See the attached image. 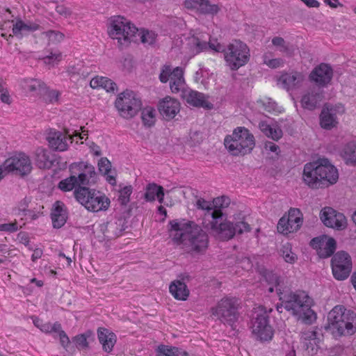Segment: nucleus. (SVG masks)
<instances>
[{
	"label": "nucleus",
	"mask_w": 356,
	"mask_h": 356,
	"mask_svg": "<svg viewBox=\"0 0 356 356\" xmlns=\"http://www.w3.org/2000/svg\"><path fill=\"white\" fill-rule=\"evenodd\" d=\"M168 232L174 243L182 245L188 252L202 254L207 249L208 235L193 221L185 219L170 220Z\"/></svg>",
	"instance_id": "nucleus-1"
},
{
	"label": "nucleus",
	"mask_w": 356,
	"mask_h": 356,
	"mask_svg": "<svg viewBox=\"0 0 356 356\" xmlns=\"http://www.w3.org/2000/svg\"><path fill=\"white\" fill-rule=\"evenodd\" d=\"M159 80L161 83L170 81V88L173 93L180 92L181 97L189 105L202 107L207 109L213 108V104L204 99L202 93L185 87L184 71L180 67L172 68L165 65L161 69Z\"/></svg>",
	"instance_id": "nucleus-2"
},
{
	"label": "nucleus",
	"mask_w": 356,
	"mask_h": 356,
	"mask_svg": "<svg viewBox=\"0 0 356 356\" xmlns=\"http://www.w3.org/2000/svg\"><path fill=\"white\" fill-rule=\"evenodd\" d=\"M277 294L284 309L298 316L304 323L310 325L316 320V314L311 308L313 300L306 292L277 289Z\"/></svg>",
	"instance_id": "nucleus-3"
},
{
	"label": "nucleus",
	"mask_w": 356,
	"mask_h": 356,
	"mask_svg": "<svg viewBox=\"0 0 356 356\" xmlns=\"http://www.w3.org/2000/svg\"><path fill=\"white\" fill-rule=\"evenodd\" d=\"M305 183L312 188H319L335 184L339 179L337 168L327 159L305 165L302 175Z\"/></svg>",
	"instance_id": "nucleus-4"
},
{
	"label": "nucleus",
	"mask_w": 356,
	"mask_h": 356,
	"mask_svg": "<svg viewBox=\"0 0 356 356\" xmlns=\"http://www.w3.org/2000/svg\"><path fill=\"white\" fill-rule=\"evenodd\" d=\"M204 227L216 238L221 241H228L236 234H241L249 232L251 229L250 225L243 221L236 223L229 220H223V213L221 209H216L211 213V220L204 222Z\"/></svg>",
	"instance_id": "nucleus-5"
},
{
	"label": "nucleus",
	"mask_w": 356,
	"mask_h": 356,
	"mask_svg": "<svg viewBox=\"0 0 356 356\" xmlns=\"http://www.w3.org/2000/svg\"><path fill=\"white\" fill-rule=\"evenodd\" d=\"M211 49L222 52L227 65L232 70H236L245 65L250 59V50L247 44L240 40H234L225 47L220 43H210Z\"/></svg>",
	"instance_id": "nucleus-6"
},
{
	"label": "nucleus",
	"mask_w": 356,
	"mask_h": 356,
	"mask_svg": "<svg viewBox=\"0 0 356 356\" xmlns=\"http://www.w3.org/2000/svg\"><path fill=\"white\" fill-rule=\"evenodd\" d=\"M224 145L232 155L243 156L252 152L255 146V140L248 129L238 127L231 135L225 137Z\"/></svg>",
	"instance_id": "nucleus-7"
},
{
	"label": "nucleus",
	"mask_w": 356,
	"mask_h": 356,
	"mask_svg": "<svg viewBox=\"0 0 356 356\" xmlns=\"http://www.w3.org/2000/svg\"><path fill=\"white\" fill-rule=\"evenodd\" d=\"M108 33L117 40L120 46L128 45L132 41H136L138 29L128 19L121 15L111 17L109 20Z\"/></svg>",
	"instance_id": "nucleus-8"
},
{
	"label": "nucleus",
	"mask_w": 356,
	"mask_h": 356,
	"mask_svg": "<svg viewBox=\"0 0 356 356\" xmlns=\"http://www.w3.org/2000/svg\"><path fill=\"white\" fill-rule=\"evenodd\" d=\"M74 194L76 200L89 211H106L111 204L104 193L88 187H78Z\"/></svg>",
	"instance_id": "nucleus-9"
},
{
	"label": "nucleus",
	"mask_w": 356,
	"mask_h": 356,
	"mask_svg": "<svg viewBox=\"0 0 356 356\" xmlns=\"http://www.w3.org/2000/svg\"><path fill=\"white\" fill-rule=\"evenodd\" d=\"M238 300L233 297H224L210 309L212 316L225 325L233 327L239 317Z\"/></svg>",
	"instance_id": "nucleus-10"
},
{
	"label": "nucleus",
	"mask_w": 356,
	"mask_h": 356,
	"mask_svg": "<svg viewBox=\"0 0 356 356\" xmlns=\"http://www.w3.org/2000/svg\"><path fill=\"white\" fill-rule=\"evenodd\" d=\"M115 106L122 118L131 119L142 109V101L134 91L126 90L118 95Z\"/></svg>",
	"instance_id": "nucleus-11"
},
{
	"label": "nucleus",
	"mask_w": 356,
	"mask_h": 356,
	"mask_svg": "<svg viewBox=\"0 0 356 356\" xmlns=\"http://www.w3.org/2000/svg\"><path fill=\"white\" fill-rule=\"evenodd\" d=\"M344 319L350 320L351 322H347L346 328L348 332H355L356 331V314L351 311L346 309L342 305L335 306L329 313L327 316V325L325 327L330 330L332 333L336 329L337 330H343L339 323L344 321Z\"/></svg>",
	"instance_id": "nucleus-12"
},
{
	"label": "nucleus",
	"mask_w": 356,
	"mask_h": 356,
	"mask_svg": "<svg viewBox=\"0 0 356 356\" xmlns=\"http://www.w3.org/2000/svg\"><path fill=\"white\" fill-rule=\"evenodd\" d=\"M331 266L334 277L337 280L347 279L352 270V259L345 251H339L332 258Z\"/></svg>",
	"instance_id": "nucleus-13"
},
{
	"label": "nucleus",
	"mask_w": 356,
	"mask_h": 356,
	"mask_svg": "<svg viewBox=\"0 0 356 356\" xmlns=\"http://www.w3.org/2000/svg\"><path fill=\"white\" fill-rule=\"evenodd\" d=\"M3 166L6 171L20 176L28 175L32 169L31 160L24 153H19L7 159Z\"/></svg>",
	"instance_id": "nucleus-14"
},
{
	"label": "nucleus",
	"mask_w": 356,
	"mask_h": 356,
	"mask_svg": "<svg viewBox=\"0 0 356 356\" xmlns=\"http://www.w3.org/2000/svg\"><path fill=\"white\" fill-rule=\"evenodd\" d=\"M302 224V215L300 210L291 208L288 216H282L277 223V231L283 234H288L298 231Z\"/></svg>",
	"instance_id": "nucleus-15"
},
{
	"label": "nucleus",
	"mask_w": 356,
	"mask_h": 356,
	"mask_svg": "<svg viewBox=\"0 0 356 356\" xmlns=\"http://www.w3.org/2000/svg\"><path fill=\"white\" fill-rule=\"evenodd\" d=\"M320 219L327 227L341 231L347 227L346 216L332 207H325L320 211Z\"/></svg>",
	"instance_id": "nucleus-16"
},
{
	"label": "nucleus",
	"mask_w": 356,
	"mask_h": 356,
	"mask_svg": "<svg viewBox=\"0 0 356 356\" xmlns=\"http://www.w3.org/2000/svg\"><path fill=\"white\" fill-rule=\"evenodd\" d=\"M252 332L260 341H269L273 331L269 325L268 316L265 313L257 314L252 319Z\"/></svg>",
	"instance_id": "nucleus-17"
},
{
	"label": "nucleus",
	"mask_w": 356,
	"mask_h": 356,
	"mask_svg": "<svg viewBox=\"0 0 356 356\" xmlns=\"http://www.w3.org/2000/svg\"><path fill=\"white\" fill-rule=\"evenodd\" d=\"M344 108L342 105L325 106L320 114V124L325 129L330 130L338 124L337 113L342 114Z\"/></svg>",
	"instance_id": "nucleus-18"
},
{
	"label": "nucleus",
	"mask_w": 356,
	"mask_h": 356,
	"mask_svg": "<svg viewBox=\"0 0 356 356\" xmlns=\"http://www.w3.org/2000/svg\"><path fill=\"white\" fill-rule=\"evenodd\" d=\"M333 70L326 63H321L315 67L309 74V79L318 87H326L332 81Z\"/></svg>",
	"instance_id": "nucleus-19"
},
{
	"label": "nucleus",
	"mask_w": 356,
	"mask_h": 356,
	"mask_svg": "<svg viewBox=\"0 0 356 356\" xmlns=\"http://www.w3.org/2000/svg\"><path fill=\"white\" fill-rule=\"evenodd\" d=\"M310 245L317 250L321 258H327L333 254L337 248L336 241L333 238L321 236L312 238Z\"/></svg>",
	"instance_id": "nucleus-20"
},
{
	"label": "nucleus",
	"mask_w": 356,
	"mask_h": 356,
	"mask_svg": "<svg viewBox=\"0 0 356 356\" xmlns=\"http://www.w3.org/2000/svg\"><path fill=\"white\" fill-rule=\"evenodd\" d=\"M158 110L165 120H170L179 112L180 103L174 98L166 97L159 102Z\"/></svg>",
	"instance_id": "nucleus-21"
},
{
	"label": "nucleus",
	"mask_w": 356,
	"mask_h": 356,
	"mask_svg": "<svg viewBox=\"0 0 356 356\" xmlns=\"http://www.w3.org/2000/svg\"><path fill=\"white\" fill-rule=\"evenodd\" d=\"M184 5L187 9H195L203 15H216L220 10L218 4L211 3L209 0H186Z\"/></svg>",
	"instance_id": "nucleus-22"
},
{
	"label": "nucleus",
	"mask_w": 356,
	"mask_h": 356,
	"mask_svg": "<svg viewBox=\"0 0 356 356\" xmlns=\"http://www.w3.org/2000/svg\"><path fill=\"white\" fill-rule=\"evenodd\" d=\"M323 99V91L320 88H312L302 97L300 104L302 108L313 111L316 108Z\"/></svg>",
	"instance_id": "nucleus-23"
},
{
	"label": "nucleus",
	"mask_w": 356,
	"mask_h": 356,
	"mask_svg": "<svg viewBox=\"0 0 356 356\" xmlns=\"http://www.w3.org/2000/svg\"><path fill=\"white\" fill-rule=\"evenodd\" d=\"M67 138L65 134L60 131H50L47 136V140L49 143V147L56 151H65L67 149V140L72 139V136L69 134Z\"/></svg>",
	"instance_id": "nucleus-24"
},
{
	"label": "nucleus",
	"mask_w": 356,
	"mask_h": 356,
	"mask_svg": "<svg viewBox=\"0 0 356 356\" xmlns=\"http://www.w3.org/2000/svg\"><path fill=\"white\" fill-rule=\"evenodd\" d=\"M97 337L102 346L103 350L108 353H111L117 341L115 334L106 328L99 327L97 330Z\"/></svg>",
	"instance_id": "nucleus-25"
},
{
	"label": "nucleus",
	"mask_w": 356,
	"mask_h": 356,
	"mask_svg": "<svg viewBox=\"0 0 356 356\" xmlns=\"http://www.w3.org/2000/svg\"><path fill=\"white\" fill-rule=\"evenodd\" d=\"M53 227L54 228H60L66 222L67 216V211L65 209V205L60 201H56L54 204V208L51 213Z\"/></svg>",
	"instance_id": "nucleus-26"
},
{
	"label": "nucleus",
	"mask_w": 356,
	"mask_h": 356,
	"mask_svg": "<svg viewBox=\"0 0 356 356\" xmlns=\"http://www.w3.org/2000/svg\"><path fill=\"white\" fill-rule=\"evenodd\" d=\"M304 79L302 73L293 72L291 73H285L280 77L279 81L283 88L287 90L298 87Z\"/></svg>",
	"instance_id": "nucleus-27"
},
{
	"label": "nucleus",
	"mask_w": 356,
	"mask_h": 356,
	"mask_svg": "<svg viewBox=\"0 0 356 356\" xmlns=\"http://www.w3.org/2000/svg\"><path fill=\"white\" fill-rule=\"evenodd\" d=\"M169 291L172 296L178 300H186L190 294L187 285L180 280L172 282L169 286Z\"/></svg>",
	"instance_id": "nucleus-28"
},
{
	"label": "nucleus",
	"mask_w": 356,
	"mask_h": 356,
	"mask_svg": "<svg viewBox=\"0 0 356 356\" xmlns=\"http://www.w3.org/2000/svg\"><path fill=\"white\" fill-rule=\"evenodd\" d=\"M82 172L78 175L77 184L78 187H86L85 186L94 184L95 182L96 172L94 166L91 165H83V168L80 166Z\"/></svg>",
	"instance_id": "nucleus-29"
},
{
	"label": "nucleus",
	"mask_w": 356,
	"mask_h": 356,
	"mask_svg": "<svg viewBox=\"0 0 356 356\" xmlns=\"http://www.w3.org/2000/svg\"><path fill=\"white\" fill-rule=\"evenodd\" d=\"M22 86L25 90L31 92L34 95H43L47 92L46 85L40 79H24Z\"/></svg>",
	"instance_id": "nucleus-30"
},
{
	"label": "nucleus",
	"mask_w": 356,
	"mask_h": 356,
	"mask_svg": "<svg viewBox=\"0 0 356 356\" xmlns=\"http://www.w3.org/2000/svg\"><path fill=\"white\" fill-rule=\"evenodd\" d=\"M124 229V223L121 219L111 220L104 225V235L108 238H114L121 235Z\"/></svg>",
	"instance_id": "nucleus-31"
},
{
	"label": "nucleus",
	"mask_w": 356,
	"mask_h": 356,
	"mask_svg": "<svg viewBox=\"0 0 356 356\" xmlns=\"http://www.w3.org/2000/svg\"><path fill=\"white\" fill-rule=\"evenodd\" d=\"M35 163L40 169H49L54 164L50 152L44 149L38 148L35 153Z\"/></svg>",
	"instance_id": "nucleus-32"
},
{
	"label": "nucleus",
	"mask_w": 356,
	"mask_h": 356,
	"mask_svg": "<svg viewBox=\"0 0 356 356\" xmlns=\"http://www.w3.org/2000/svg\"><path fill=\"white\" fill-rule=\"evenodd\" d=\"M158 199L160 203L163 202L164 189L162 186L154 183L149 184L146 187L145 199L148 202H152Z\"/></svg>",
	"instance_id": "nucleus-33"
},
{
	"label": "nucleus",
	"mask_w": 356,
	"mask_h": 356,
	"mask_svg": "<svg viewBox=\"0 0 356 356\" xmlns=\"http://www.w3.org/2000/svg\"><path fill=\"white\" fill-rule=\"evenodd\" d=\"M90 85L92 88L101 87L107 92H114L118 90L117 84L111 79L104 76H97L92 78L90 82Z\"/></svg>",
	"instance_id": "nucleus-34"
},
{
	"label": "nucleus",
	"mask_w": 356,
	"mask_h": 356,
	"mask_svg": "<svg viewBox=\"0 0 356 356\" xmlns=\"http://www.w3.org/2000/svg\"><path fill=\"white\" fill-rule=\"evenodd\" d=\"M341 156L346 164H356V142H349L341 151Z\"/></svg>",
	"instance_id": "nucleus-35"
},
{
	"label": "nucleus",
	"mask_w": 356,
	"mask_h": 356,
	"mask_svg": "<svg viewBox=\"0 0 356 356\" xmlns=\"http://www.w3.org/2000/svg\"><path fill=\"white\" fill-rule=\"evenodd\" d=\"M38 28L39 25L36 24H26L19 20L13 25V33L15 36L21 38L23 35L38 30Z\"/></svg>",
	"instance_id": "nucleus-36"
},
{
	"label": "nucleus",
	"mask_w": 356,
	"mask_h": 356,
	"mask_svg": "<svg viewBox=\"0 0 356 356\" xmlns=\"http://www.w3.org/2000/svg\"><path fill=\"white\" fill-rule=\"evenodd\" d=\"M157 356H188V353L175 346L161 345L156 350Z\"/></svg>",
	"instance_id": "nucleus-37"
},
{
	"label": "nucleus",
	"mask_w": 356,
	"mask_h": 356,
	"mask_svg": "<svg viewBox=\"0 0 356 356\" xmlns=\"http://www.w3.org/2000/svg\"><path fill=\"white\" fill-rule=\"evenodd\" d=\"M259 129L267 137L274 140H278L282 136V131L280 128L271 126L265 122L259 123Z\"/></svg>",
	"instance_id": "nucleus-38"
},
{
	"label": "nucleus",
	"mask_w": 356,
	"mask_h": 356,
	"mask_svg": "<svg viewBox=\"0 0 356 356\" xmlns=\"http://www.w3.org/2000/svg\"><path fill=\"white\" fill-rule=\"evenodd\" d=\"M210 43H213L211 41H209V42H207L204 40H202L201 38H200L197 36H193L191 38H189L188 44L191 45V49L193 51V53L195 54H197L200 53L201 51H205L208 49H211L209 47ZM214 43H217L215 42Z\"/></svg>",
	"instance_id": "nucleus-39"
},
{
	"label": "nucleus",
	"mask_w": 356,
	"mask_h": 356,
	"mask_svg": "<svg viewBox=\"0 0 356 356\" xmlns=\"http://www.w3.org/2000/svg\"><path fill=\"white\" fill-rule=\"evenodd\" d=\"M99 170L104 175H106V180L109 184H115V178L113 175H109L111 170V163L110 161L106 158H102L98 162Z\"/></svg>",
	"instance_id": "nucleus-40"
},
{
	"label": "nucleus",
	"mask_w": 356,
	"mask_h": 356,
	"mask_svg": "<svg viewBox=\"0 0 356 356\" xmlns=\"http://www.w3.org/2000/svg\"><path fill=\"white\" fill-rule=\"evenodd\" d=\"M257 104L261 105L264 111L268 113H280V108L277 104L270 97H265L257 100Z\"/></svg>",
	"instance_id": "nucleus-41"
},
{
	"label": "nucleus",
	"mask_w": 356,
	"mask_h": 356,
	"mask_svg": "<svg viewBox=\"0 0 356 356\" xmlns=\"http://www.w3.org/2000/svg\"><path fill=\"white\" fill-rule=\"evenodd\" d=\"M141 118L143 124L146 127H152L156 121L155 110L152 107H146L142 110Z\"/></svg>",
	"instance_id": "nucleus-42"
},
{
	"label": "nucleus",
	"mask_w": 356,
	"mask_h": 356,
	"mask_svg": "<svg viewBox=\"0 0 356 356\" xmlns=\"http://www.w3.org/2000/svg\"><path fill=\"white\" fill-rule=\"evenodd\" d=\"M136 35L140 38L142 43L152 44L155 42L157 35L152 31L138 29Z\"/></svg>",
	"instance_id": "nucleus-43"
},
{
	"label": "nucleus",
	"mask_w": 356,
	"mask_h": 356,
	"mask_svg": "<svg viewBox=\"0 0 356 356\" xmlns=\"http://www.w3.org/2000/svg\"><path fill=\"white\" fill-rule=\"evenodd\" d=\"M77 177L72 175L70 177L60 181L58 184V188L63 191H70L74 188H77Z\"/></svg>",
	"instance_id": "nucleus-44"
},
{
	"label": "nucleus",
	"mask_w": 356,
	"mask_h": 356,
	"mask_svg": "<svg viewBox=\"0 0 356 356\" xmlns=\"http://www.w3.org/2000/svg\"><path fill=\"white\" fill-rule=\"evenodd\" d=\"M280 252L286 262L293 264L296 261L297 256L291 251V245L290 243H286V244H284Z\"/></svg>",
	"instance_id": "nucleus-45"
},
{
	"label": "nucleus",
	"mask_w": 356,
	"mask_h": 356,
	"mask_svg": "<svg viewBox=\"0 0 356 356\" xmlns=\"http://www.w3.org/2000/svg\"><path fill=\"white\" fill-rule=\"evenodd\" d=\"M262 275L265 280L268 283L269 285L275 286L277 291V289H280V277L276 273L268 270H264L262 271Z\"/></svg>",
	"instance_id": "nucleus-46"
},
{
	"label": "nucleus",
	"mask_w": 356,
	"mask_h": 356,
	"mask_svg": "<svg viewBox=\"0 0 356 356\" xmlns=\"http://www.w3.org/2000/svg\"><path fill=\"white\" fill-rule=\"evenodd\" d=\"M133 192L131 185L125 186L119 191L118 201L121 205L126 206L130 201V195Z\"/></svg>",
	"instance_id": "nucleus-47"
},
{
	"label": "nucleus",
	"mask_w": 356,
	"mask_h": 356,
	"mask_svg": "<svg viewBox=\"0 0 356 356\" xmlns=\"http://www.w3.org/2000/svg\"><path fill=\"white\" fill-rule=\"evenodd\" d=\"M195 206L198 209L206 210L207 211V213L205 214L204 222H207V218H209L208 220H211V213L216 209H213L212 205L209 202H207L204 199L201 197L197 199Z\"/></svg>",
	"instance_id": "nucleus-48"
},
{
	"label": "nucleus",
	"mask_w": 356,
	"mask_h": 356,
	"mask_svg": "<svg viewBox=\"0 0 356 356\" xmlns=\"http://www.w3.org/2000/svg\"><path fill=\"white\" fill-rule=\"evenodd\" d=\"M272 43L274 46L279 47L280 51L287 54H291L293 49L286 44L284 38L281 37H275L272 39Z\"/></svg>",
	"instance_id": "nucleus-49"
},
{
	"label": "nucleus",
	"mask_w": 356,
	"mask_h": 356,
	"mask_svg": "<svg viewBox=\"0 0 356 356\" xmlns=\"http://www.w3.org/2000/svg\"><path fill=\"white\" fill-rule=\"evenodd\" d=\"M92 335V332L90 331H88L84 334H78L73 338V341L75 343L76 346L79 348H86L88 347V343L87 341V338Z\"/></svg>",
	"instance_id": "nucleus-50"
},
{
	"label": "nucleus",
	"mask_w": 356,
	"mask_h": 356,
	"mask_svg": "<svg viewBox=\"0 0 356 356\" xmlns=\"http://www.w3.org/2000/svg\"><path fill=\"white\" fill-rule=\"evenodd\" d=\"M317 332L313 330H307L301 332L300 339L305 341V346L307 348H309V343L312 340L316 339Z\"/></svg>",
	"instance_id": "nucleus-51"
},
{
	"label": "nucleus",
	"mask_w": 356,
	"mask_h": 356,
	"mask_svg": "<svg viewBox=\"0 0 356 356\" xmlns=\"http://www.w3.org/2000/svg\"><path fill=\"white\" fill-rule=\"evenodd\" d=\"M46 37L48 38L49 40L52 42H59L64 39L65 35L58 31L49 30L44 33Z\"/></svg>",
	"instance_id": "nucleus-52"
},
{
	"label": "nucleus",
	"mask_w": 356,
	"mask_h": 356,
	"mask_svg": "<svg viewBox=\"0 0 356 356\" xmlns=\"http://www.w3.org/2000/svg\"><path fill=\"white\" fill-rule=\"evenodd\" d=\"M60 323L56 322L54 324L51 323H46L41 326V331L45 333H56L60 330Z\"/></svg>",
	"instance_id": "nucleus-53"
},
{
	"label": "nucleus",
	"mask_w": 356,
	"mask_h": 356,
	"mask_svg": "<svg viewBox=\"0 0 356 356\" xmlns=\"http://www.w3.org/2000/svg\"><path fill=\"white\" fill-rule=\"evenodd\" d=\"M347 322H351L350 320L344 319V321H341L339 323V325L342 327L343 330H337L336 329L332 333L334 337H341L342 335H352L355 332H348V329L346 328Z\"/></svg>",
	"instance_id": "nucleus-54"
},
{
	"label": "nucleus",
	"mask_w": 356,
	"mask_h": 356,
	"mask_svg": "<svg viewBox=\"0 0 356 356\" xmlns=\"http://www.w3.org/2000/svg\"><path fill=\"white\" fill-rule=\"evenodd\" d=\"M58 334L60 343L61 346L67 350L68 346L70 345V341L65 332L62 330L60 327V330L56 332Z\"/></svg>",
	"instance_id": "nucleus-55"
},
{
	"label": "nucleus",
	"mask_w": 356,
	"mask_h": 356,
	"mask_svg": "<svg viewBox=\"0 0 356 356\" xmlns=\"http://www.w3.org/2000/svg\"><path fill=\"white\" fill-rule=\"evenodd\" d=\"M19 227L16 221L11 223L0 224V232L3 231L12 233L17 231Z\"/></svg>",
	"instance_id": "nucleus-56"
},
{
	"label": "nucleus",
	"mask_w": 356,
	"mask_h": 356,
	"mask_svg": "<svg viewBox=\"0 0 356 356\" xmlns=\"http://www.w3.org/2000/svg\"><path fill=\"white\" fill-rule=\"evenodd\" d=\"M44 62L46 64H53L54 62L60 61L61 59V54L60 53H51L50 55L47 56L44 58Z\"/></svg>",
	"instance_id": "nucleus-57"
},
{
	"label": "nucleus",
	"mask_w": 356,
	"mask_h": 356,
	"mask_svg": "<svg viewBox=\"0 0 356 356\" xmlns=\"http://www.w3.org/2000/svg\"><path fill=\"white\" fill-rule=\"evenodd\" d=\"M43 95L45 96L44 99L46 101L54 102L57 101L58 93L56 90H48L47 89V92Z\"/></svg>",
	"instance_id": "nucleus-58"
},
{
	"label": "nucleus",
	"mask_w": 356,
	"mask_h": 356,
	"mask_svg": "<svg viewBox=\"0 0 356 356\" xmlns=\"http://www.w3.org/2000/svg\"><path fill=\"white\" fill-rule=\"evenodd\" d=\"M267 65L270 68H277L284 63V60L282 58H273L267 60Z\"/></svg>",
	"instance_id": "nucleus-59"
},
{
	"label": "nucleus",
	"mask_w": 356,
	"mask_h": 356,
	"mask_svg": "<svg viewBox=\"0 0 356 356\" xmlns=\"http://www.w3.org/2000/svg\"><path fill=\"white\" fill-rule=\"evenodd\" d=\"M56 10L60 15H65V17L70 16L72 14L71 10L69 8L65 7L64 6H56Z\"/></svg>",
	"instance_id": "nucleus-60"
},
{
	"label": "nucleus",
	"mask_w": 356,
	"mask_h": 356,
	"mask_svg": "<svg viewBox=\"0 0 356 356\" xmlns=\"http://www.w3.org/2000/svg\"><path fill=\"white\" fill-rule=\"evenodd\" d=\"M307 6L309 8H318L320 5L319 2L316 0H300Z\"/></svg>",
	"instance_id": "nucleus-61"
},
{
	"label": "nucleus",
	"mask_w": 356,
	"mask_h": 356,
	"mask_svg": "<svg viewBox=\"0 0 356 356\" xmlns=\"http://www.w3.org/2000/svg\"><path fill=\"white\" fill-rule=\"evenodd\" d=\"M214 202H216V207L218 205L220 207H223L224 204H228V198L225 197H218L214 200Z\"/></svg>",
	"instance_id": "nucleus-62"
},
{
	"label": "nucleus",
	"mask_w": 356,
	"mask_h": 356,
	"mask_svg": "<svg viewBox=\"0 0 356 356\" xmlns=\"http://www.w3.org/2000/svg\"><path fill=\"white\" fill-rule=\"evenodd\" d=\"M42 255V250L40 248H36L34 250L33 253L31 256V259L33 261H35L37 259H40Z\"/></svg>",
	"instance_id": "nucleus-63"
},
{
	"label": "nucleus",
	"mask_w": 356,
	"mask_h": 356,
	"mask_svg": "<svg viewBox=\"0 0 356 356\" xmlns=\"http://www.w3.org/2000/svg\"><path fill=\"white\" fill-rule=\"evenodd\" d=\"M0 99H1V102L3 103L8 104L10 103V95L7 91L5 92H2L1 94Z\"/></svg>",
	"instance_id": "nucleus-64"
}]
</instances>
